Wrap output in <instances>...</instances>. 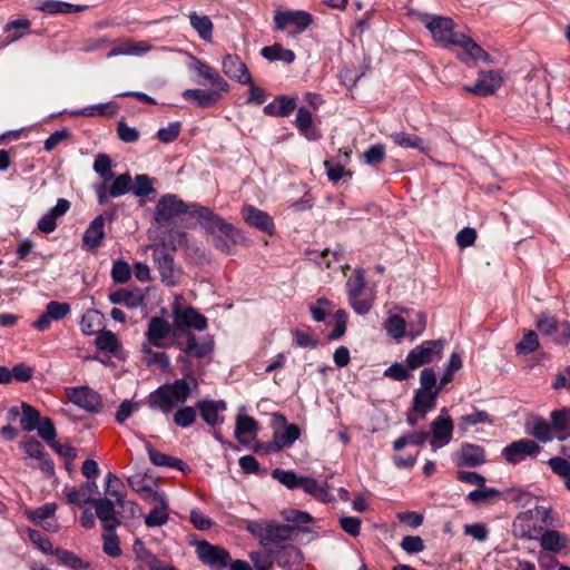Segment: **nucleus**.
<instances>
[{
    "label": "nucleus",
    "instance_id": "obj_1",
    "mask_svg": "<svg viewBox=\"0 0 570 570\" xmlns=\"http://www.w3.org/2000/svg\"><path fill=\"white\" fill-rule=\"evenodd\" d=\"M424 26L432 38L443 47L456 46L463 49L465 56L473 60L490 61L489 55L469 36L455 30L454 21L449 17L429 16Z\"/></svg>",
    "mask_w": 570,
    "mask_h": 570
},
{
    "label": "nucleus",
    "instance_id": "obj_2",
    "mask_svg": "<svg viewBox=\"0 0 570 570\" xmlns=\"http://www.w3.org/2000/svg\"><path fill=\"white\" fill-rule=\"evenodd\" d=\"M193 208L194 210L191 212V216L197 217L208 233H220L226 238L224 239L222 236L216 238L215 246L218 249L229 254L232 252L230 244H247L249 242L240 229L227 223L220 216L213 213L208 207L194 206Z\"/></svg>",
    "mask_w": 570,
    "mask_h": 570
},
{
    "label": "nucleus",
    "instance_id": "obj_3",
    "mask_svg": "<svg viewBox=\"0 0 570 570\" xmlns=\"http://www.w3.org/2000/svg\"><path fill=\"white\" fill-rule=\"evenodd\" d=\"M197 387V382L193 376L189 380L179 379L173 384H165L154 391L148 399V404L153 409H158L163 413L168 414L173 409L187 401L191 390Z\"/></svg>",
    "mask_w": 570,
    "mask_h": 570
},
{
    "label": "nucleus",
    "instance_id": "obj_4",
    "mask_svg": "<svg viewBox=\"0 0 570 570\" xmlns=\"http://www.w3.org/2000/svg\"><path fill=\"white\" fill-rule=\"evenodd\" d=\"M551 509L534 507L519 513L512 524V533L515 538L538 540L542 531L552 525Z\"/></svg>",
    "mask_w": 570,
    "mask_h": 570
},
{
    "label": "nucleus",
    "instance_id": "obj_5",
    "mask_svg": "<svg viewBox=\"0 0 570 570\" xmlns=\"http://www.w3.org/2000/svg\"><path fill=\"white\" fill-rule=\"evenodd\" d=\"M444 343L442 340L425 341L419 346L411 350L406 356V365L409 370L419 368L425 364L442 357Z\"/></svg>",
    "mask_w": 570,
    "mask_h": 570
},
{
    "label": "nucleus",
    "instance_id": "obj_6",
    "mask_svg": "<svg viewBox=\"0 0 570 570\" xmlns=\"http://www.w3.org/2000/svg\"><path fill=\"white\" fill-rule=\"evenodd\" d=\"M538 331L552 338L557 344H568L570 342V323L558 322L548 313H542L537 320Z\"/></svg>",
    "mask_w": 570,
    "mask_h": 570
},
{
    "label": "nucleus",
    "instance_id": "obj_7",
    "mask_svg": "<svg viewBox=\"0 0 570 570\" xmlns=\"http://www.w3.org/2000/svg\"><path fill=\"white\" fill-rule=\"evenodd\" d=\"M66 395L71 403L87 412L98 413L102 409L100 394L89 386L67 387Z\"/></svg>",
    "mask_w": 570,
    "mask_h": 570
},
{
    "label": "nucleus",
    "instance_id": "obj_8",
    "mask_svg": "<svg viewBox=\"0 0 570 570\" xmlns=\"http://www.w3.org/2000/svg\"><path fill=\"white\" fill-rule=\"evenodd\" d=\"M541 446L531 439H521L507 445L502 450V456L511 464H518L527 458H537Z\"/></svg>",
    "mask_w": 570,
    "mask_h": 570
},
{
    "label": "nucleus",
    "instance_id": "obj_9",
    "mask_svg": "<svg viewBox=\"0 0 570 570\" xmlns=\"http://www.w3.org/2000/svg\"><path fill=\"white\" fill-rule=\"evenodd\" d=\"M194 206L195 205L188 207L176 195H165L158 200L156 205L155 219L158 223L169 222L170 219L177 217L183 213H186L187 210H189V213L191 214V212L194 210Z\"/></svg>",
    "mask_w": 570,
    "mask_h": 570
},
{
    "label": "nucleus",
    "instance_id": "obj_10",
    "mask_svg": "<svg viewBox=\"0 0 570 570\" xmlns=\"http://www.w3.org/2000/svg\"><path fill=\"white\" fill-rule=\"evenodd\" d=\"M154 262L159 271L161 282L168 286L179 283L180 272L174 264V258L165 248L155 246L153 252Z\"/></svg>",
    "mask_w": 570,
    "mask_h": 570
},
{
    "label": "nucleus",
    "instance_id": "obj_11",
    "mask_svg": "<svg viewBox=\"0 0 570 570\" xmlns=\"http://www.w3.org/2000/svg\"><path fill=\"white\" fill-rule=\"evenodd\" d=\"M196 552L205 564L216 568L217 570L226 568L232 560L227 550L207 541L199 542Z\"/></svg>",
    "mask_w": 570,
    "mask_h": 570
},
{
    "label": "nucleus",
    "instance_id": "obj_12",
    "mask_svg": "<svg viewBox=\"0 0 570 570\" xmlns=\"http://www.w3.org/2000/svg\"><path fill=\"white\" fill-rule=\"evenodd\" d=\"M453 435V421L450 416H439L431 424L430 445L433 451L449 444Z\"/></svg>",
    "mask_w": 570,
    "mask_h": 570
},
{
    "label": "nucleus",
    "instance_id": "obj_13",
    "mask_svg": "<svg viewBox=\"0 0 570 570\" xmlns=\"http://www.w3.org/2000/svg\"><path fill=\"white\" fill-rule=\"evenodd\" d=\"M223 72L239 83H250V72L237 55H226L222 61Z\"/></svg>",
    "mask_w": 570,
    "mask_h": 570
},
{
    "label": "nucleus",
    "instance_id": "obj_14",
    "mask_svg": "<svg viewBox=\"0 0 570 570\" xmlns=\"http://www.w3.org/2000/svg\"><path fill=\"white\" fill-rule=\"evenodd\" d=\"M274 419L284 425V430L274 432L273 444L275 451H279L285 446H291L301 435V430L296 424H286V419L282 414H275Z\"/></svg>",
    "mask_w": 570,
    "mask_h": 570
},
{
    "label": "nucleus",
    "instance_id": "obj_15",
    "mask_svg": "<svg viewBox=\"0 0 570 570\" xmlns=\"http://www.w3.org/2000/svg\"><path fill=\"white\" fill-rule=\"evenodd\" d=\"M242 216L245 223L249 226L267 234H273L274 222L266 212L261 210L253 205H245L242 208Z\"/></svg>",
    "mask_w": 570,
    "mask_h": 570
},
{
    "label": "nucleus",
    "instance_id": "obj_16",
    "mask_svg": "<svg viewBox=\"0 0 570 570\" xmlns=\"http://www.w3.org/2000/svg\"><path fill=\"white\" fill-rule=\"evenodd\" d=\"M174 323L179 330L195 328L203 331L207 327V320L195 308H176L174 311Z\"/></svg>",
    "mask_w": 570,
    "mask_h": 570
},
{
    "label": "nucleus",
    "instance_id": "obj_17",
    "mask_svg": "<svg viewBox=\"0 0 570 570\" xmlns=\"http://www.w3.org/2000/svg\"><path fill=\"white\" fill-rule=\"evenodd\" d=\"M502 78L495 71H481L474 86H466L464 89L478 96H489L501 86Z\"/></svg>",
    "mask_w": 570,
    "mask_h": 570
},
{
    "label": "nucleus",
    "instance_id": "obj_18",
    "mask_svg": "<svg viewBox=\"0 0 570 570\" xmlns=\"http://www.w3.org/2000/svg\"><path fill=\"white\" fill-rule=\"evenodd\" d=\"M274 21L278 30H284L291 24L297 26L301 30H304L312 23V16L303 10L277 11Z\"/></svg>",
    "mask_w": 570,
    "mask_h": 570
},
{
    "label": "nucleus",
    "instance_id": "obj_19",
    "mask_svg": "<svg viewBox=\"0 0 570 570\" xmlns=\"http://www.w3.org/2000/svg\"><path fill=\"white\" fill-rule=\"evenodd\" d=\"M171 325L161 317H153L149 321L146 337L148 344L156 347H165V341L170 334Z\"/></svg>",
    "mask_w": 570,
    "mask_h": 570
},
{
    "label": "nucleus",
    "instance_id": "obj_20",
    "mask_svg": "<svg viewBox=\"0 0 570 570\" xmlns=\"http://www.w3.org/2000/svg\"><path fill=\"white\" fill-rule=\"evenodd\" d=\"M70 207L69 200L58 199L56 206L38 220V229L42 233H52L57 227V218L63 216Z\"/></svg>",
    "mask_w": 570,
    "mask_h": 570
},
{
    "label": "nucleus",
    "instance_id": "obj_21",
    "mask_svg": "<svg viewBox=\"0 0 570 570\" xmlns=\"http://www.w3.org/2000/svg\"><path fill=\"white\" fill-rule=\"evenodd\" d=\"M96 514L106 530H115L119 524L116 518L115 503L111 499L104 498L94 501Z\"/></svg>",
    "mask_w": 570,
    "mask_h": 570
},
{
    "label": "nucleus",
    "instance_id": "obj_22",
    "mask_svg": "<svg viewBox=\"0 0 570 570\" xmlns=\"http://www.w3.org/2000/svg\"><path fill=\"white\" fill-rule=\"evenodd\" d=\"M276 562L285 570H302L303 554L301 550L294 546H285L276 553Z\"/></svg>",
    "mask_w": 570,
    "mask_h": 570
},
{
    "label": "nucleus",
    "instance_id": "obj_23",
    "mask_svg": "<svg viewBox=\"0 0 570 570\" xmlns=\"http://www.w3.org/2000/svg\"><path fill=\"white\" fill-rule=\"evenodd\" d=\"M223 91L213 87L209 90L203 89H186L183 91V97L187 100H194L196 106L200 108H209L217 104L220 99Z\"/></svg>",
    "mask_w": 570,
    "mask_h": 570
},
{
    "label": "nucleus",
    "instance_id": "obj_24",
    "mask_svg": "<svg viewBox=\"0 0 570 570\" xmlns=\"http://www.w3.org/2000/svg\"><path fill=\"white\" fill-rule=\"evenodd\" d=\"M179 346L183 352L190 357L203 358L213 351V343L210 340H197L195 335L188 334L185 342H180Z\"/></svg>",
    "mask_w": 570,
    "mask_h": 570
},
{
    "label": "nucleus",
    "instance_id": "obj_25",
    "mask_svg": "<svg viewBox=\"0 0 570 570\" xmlns=\"http://www.w3.org/2000/svg\"><path fill=\"white\" fill-rule=\"evenodd\" d=\"M550 421L554 436L559 441L570 438V409L563 407L550 413Z\"/></svg>",
    "mask_w": 570,
    "mask_h": 570
},
{
    "label": "nucleus",
    "instance_id": "obj_26",
    "mask_svg": "<svg viewBox=\"0 0 570 570\" xmlns=\"http://www.w3.org/2000/svg\"><path fill=\"white\" fill-rule=\"evenodd\" d=\"M129 487L137 492L145 501L161 500V493L154 490L149 480L142 473H135L128 476Z\"/></svg>",
    "mask_w": 570,
    "mask_h": 570
},
{
    "label": "nucleus",
    "instance_id": "obj_27",
    "mask_svg": "<svg viewBox=\"0 0 570 570\" xmlns=\"http://www.w3.org/2000/svg\"><path fill=\"white\" fill-rule=\"evenodd\" d=\"M98 491L96 481H88L79 488H72L67 492L68 503L82 507L85 504H94L92 494Z\"/></svg>",
    "mask_w": 570,
    "mask_h": 570
},
{
    "label": "nucleus",
    "instance_id": "obj_28",
    "mask_svg": "<svg viewBox=\"0 0 570 570\" xmlns=\"http://www.w3.org/2000/svg\"><path fill=\"white\" fill-rule=\"evenodd\" d=\"M527 432L542 443L552 441L556 436L552 424L541 416H533L527 422Z\"/></svg>",
    "mask_w": 570,
    "mask_h": 570
},
{
    "label": "nucleus",
    "instance_id": "obj_29",
    "mask_svg": "<svg viewBox=\"0 0 570 570\" xmlns=\"http://www.w3.org/2000/svg\"><path fill=\"white\" fill-rule=\"evenodd\" d=\"M191 68L205 79L209 80L212 86L217 88L223 92H227L229 90V85L220 77L217 70L208 66L207 63L200 61L197 58L191 59Z\"/></svg>",
    "mask_w": 570,
    "mask_h": 570
},
{
    "label": "nucleus",
    "instance_id": "obj_30",
    "mask_svg": "<svg viewBox=\"0 0 570 570\" xmlns=\"http://www.w3.org/2000/svg\"><path fill=\"white\" fill-rule=\"evenodd\" d=\"M258 429L256 420L248 415H238L235 426V436L243 444H249L255 438Z\"/></svg>",
    "mask_w": 570,
    "mask_h": 570
},
{
    "label": "nucleus",
    "instance_id": "obj_31",
    "mask_svg": "<svg viewBox=\"0 0 570 570\" xmlns=\"http://www.w3.org/2000/svg\"><path fill=\"white\" fill-rule=\"evenodd\" d=\"M105 237V217L102 215L96 217L86 229L82 240L90 248L96 249Z\"/></svg>",
    "mask_w": 570,
    "mask_h": 570
},
{
    "label": "nucleus",
    "instance_id": "obj_32",
    "mask_svg": "<svg viewBox=\"0 0 570 570\" xmlns=\"http://www.w3.org/2000/svg\"><path fill=\"white\" fill-rule=\"evenodd\" d=\"M538 540L544 550L551 552H559L569 544V538L557 530H543Z\"/></svg>",
    "mask_w": 570,
    "mask_h": 570
},
{
    "label": "nucleus",
    "instance_id": "obj_33",
    "mask_svg": "<svg viewBox=\"0 0 570 570\" xmlns=\"http://www.w3.org/2000/svg\"><path fill=\"white\" fill-rule=\"evenodd\" d=\"M108 298L112 304H122L128 308H136L144 302V295L140 289L121 288L109 293Z\"/></svg>",
    "mask_w": 570,
    "mask_h": 570
},
{
    "label": "nucleus",
    "instance_id": "obj_34",
    "mask_svg": "<svg viewBox=\"0 0 570 570\" xmlns=\"http://www.w3.org/2000/svg\"><path fill=\"white\" fill-rule=\"evenodd\" d=\"M149 503L157 504L145 518V523L149 528L160 527L167 523L168 505L165 495L161 493V500L148 501Z\"/></svg>",
    "mask_w": 570,
    "mask_h": 570
},
{
    "label": "nucleus",
    "instance_id": "obj_35",
    "mask_svg": "<svg viewBox=\"0 0 570 570\" xmlns=\"http://www.w3.org/2000/svg\"><path fill=\"white\" fill-rule=\"evenodd\" d=\"M197 407L200 411L203 420L209 425H216L223 420L219 416V412L226 409L224 401H202Z\"/></svg>",
    "mask_w": 570,
    "mask_h": 570
},
{
    "label": "nucleus",
    "instance_id": "obj_36",
    "mask_svg": "<svg viewBox=\"0 0 570 570\" xmlns=\"http://www.w3.org/2000/svg\"><path fill=\"white\" fill-rule=\"evenodd\" d=\"M296 108V100L285 96L276 98L273 102L264 107V112L274 117H287Z\"/></svg>",
    "mask_w": 570,
    "mask_h": 570
},
{
    "label": "nucleus",
    "instance_id": "obj_37",
    "mask_svg": "<svg viewBox=\"0 0 570 570\" xmlns=\"http://www.w3.org/2000/svg\"><path fill=\"white\" fill-rule=\"evenodd\" d=\"M294 528L287 524L267 523L264 548L271 543H279L291 539Z\"/></svg>",
    "mask_w": 570,
    "mask_h": 570
},
{
    "label": "nucleus",
    "instance_id": "obj_38",
    "mask_svg": "<svg viewBox=\"0 0 570 570\" xmlns=\"http://www.w3.org/2000/svg\"><path fill=\"white\" fill-rule=\"evenodd\" d=\"M440 389H435L434 391H416L413 400V410L421 413V417H424L425 413L435 406V399Z\"/></svg>",
    "mask_w": 570,
    "mask_h": 570
},
{
    "label": "nucleus",
    "instance_id": "obj_39",
    "mask_svg": "<svg viewBox=\"0 0 570 570\" xmlns=\"http://www.w3.org/2000/svg\"><path fill=\"white\" fill-rule=\"evenodd\" d=\"M190 26L196 30L198 36L206 42L213 40L214 24L208 16H199L196 12H190L189 16Z\"/></svg>",
    "mask_w": 570,
    "mask_h": 570
},
{
    "label": "nucleus",
    "instance_id": "obj_40",
    "mask_svg": "<svg viewBox=\"0 0 570 570\" xmlns=\"http://www.w3.org/2000/svg\"><path fill=\"white\" fill-rule=\"evenodd\" d=\"M485 462L484 450L474 444H464L461 449L460 465L476 466Z\"/></svg>",
    "mask_w": 570,
    "mask_h": 570
},
{
    "label": "nucleus",
    "instance_id": "obj_41",
    "mask_svg": "<svg viewBox=\"0 0 570 570\" xmlns=\"http://www.w3.org/2000/svg\"><path fill=\"white\" fill-rule=\"evenodd\" d=\"M85 8L86 7L83 6L72 4L58 0H46L38 7L40 11L49 14L80 12L83 11Z\"/></svg>",
    "mask_w": 570,
    "mask_h": 570
},
{
    "label": "nucleus",
    "instance_id": "obj_42",
    "mask_svg": "<svg viewBox=\"0 0 570 570\" xmlns=\"http://www.w3.org/2000/svg\"><path fill=\"white\" fill-rule=\"evenodd\" d=\"M299 488L320 501L327 502L331 500L326 484L318 482L314 478L303 476Z\"/></svg>",
    "mask_w": 570,
    "mask_h": 570
},
{
    "label": "nucleus",
    "instance_id": "obj_43",
    "mask_svg": "<svg viewBox=\"0 0 570 570\" xmlns=\"http://www.w3.org/2000/svg\"><path fill=\"white\" fill-rule=\"evenodd\" d=\"M390 138L395 145L403 148H415L419 149L420 151L428 150L424 140L416 135H410L404 131H400L391 134Z\"/></svg>",
    "mask_w": 570,
    "mask_h": 570
},
{
    "label": "nucleus",
    "instance_id": "obj_44",
    "mask_svg": "<svg viewBox=\"0 0 570 570\" xmlns=\"http://www.w3.org/2000/svg\"><path fill=\"white\" fill-rule=\"evenodd\" d=\"M262 56L269 61H284L286 63H292L295 60V53L289 50L283 48L281 45L275 43L273 46L264 47L261 51Z\"/></svg>",
    "mask_w": 570,
    "mask_h": 570
},
{
    "label": "nucleus",
    "instance_id": "obj_45",
    "mask_svg": "<svg viewBox=\"0 0 570 570\" xmlns=\"http://www.w3.org/2000/svg\"><path fill=\"white\" fill-rule=\"evenodd\" d=\"M122 488L124 485L120 479L116 474L109 472L106 476V495L108 499H114L115 503L120 507H124L125 499Z\"/></svg>",
    "mask_w": 570,
    "mask_h": 570
},
{
    "label": "nucleus",
    "instance_id": "obj_46",
    "mask_svg": "<svg viewBox=\"0 0 570 570\" xmlns=\"http://www.w3.org/2000/svg\"><path fill=\"white\" fill-rule=\"evenodd\" d=\"M481 423H489V424H491L492 421L490 419V415H489V413L487 411L474 410L471 413L462 415L459 419V429L462 432H465L471 426H474V425L481 424Z\"/></svg>",
    "mask_w": 570,
    "mask_h": 570
},
{
    "label": "nucleus",
    "instance_id": "obj_47",
    "mask_svg": "<svg viewBox=\"0 0 570 570\" xmlns=\"http://www.w3.org/2000/svg\"><path fill=\"white\" fill-rule=\"evenodd\" d=\"M21 411L22 417L20 420V424L22 429L27 432L33 431L42 420L40 417V412L30 404L24 402L21 404Z\"/></svg>",
    "mask_w": 570,
    "mask_h": 570
},
{
    "label": "nucleus",
    "instance_id": "obj_48",
    "mask_svg": "<svg viewBox=\"0 0 570 570\" xmlns=\"http://www.w3.org/2000/svg\"><path fill=\"white\" fill-rule=\"evenodd\" d=\"M384 328L389 336L399 341L405 336L406 322L400 315H390L384 323Z\"/></svg>",
    "mask_w": 570,
    "mask_h": 570
},
{
    "label": "nucleus",
    "instance_id": "obj_49",
    "mask_svg": "<svg viewBox=\"0 0 570 570\" xmlns=\"http://www.w3.org/2000/svg\"><path fill=\"white\" fill-rule=\"evenodd\" d=\"M539 346L538 334L532 330H525L522 340L515 345V351L520 355H528L537 351Z\"/></svg>",
    "mask_w": 570,
    "mask_h": 570
},
{
    "label": "nucleus",
    "instance_id": "obj_50",
    "mask_svg": "<svg viewBox=\"0 0 570 570\" xmlns=\"http://www.w3.org/2000/svg\"><path fill=\"white\" fill-rule=\"evenodd\" d=\"M272 478L289 490L301 487L303 476H298L291 470L275 469L272 471Z\"/></svg>",
    "mask_w": 570,
    "mask_h": 570
},
{
    "label": "nucleus",
    "instance_id": "obj_51",
    "mask_svg": "<svg viewBox=\"0 0 570 570\" xmlns=\"http://www.w3.org/2000/svg\"><path fill=\"white\" fill-rule=\"evenodd\" d=\"M102 314L96 309L88 311L81 318L80 327L85 335H92L98 332L101 325Z\"/></svg>",
    "mask_w": 570,
    "mask_h": 570
},
{
    "label": "nucleus",
    "instance_id": "obj_52",
    "mask_svg": "<svg viewBox=\"0 0 570 570\" xmlns=\"http://www.w3.org/2000/svg\"><path fill=\"white\" fill-rule=\"evenodd\" d=\"M53 553L61 563H63L65 566L72 570H81L87 569L89 567L87 562H83L73 552L68 551L66 549L57 548L56 550H53Z\"/></svg>",
    "mask_w": 570,
    "mask_h": 570
},
{
    "label": "nucleus",
    "instance_id": "obj_53",
    "mask_svg": "<svg viewBox=\"0 0 570 570\" xmlns=\"http://www.w3.org/2000/svg\"><path fill=\"white\" fill-rule=\"evenodd\" d=\"M144 354V362L148 365H158L160 368L169 366V357L164 352H155L149 344H144L141 347Z\"/></svg>",
    "mask_w": 570,
    "mask_h": 570
},
{
    "label": "nucleus",
    "instance_id": "obj_54",
    "mask_svg": "<svg viewBox=\"0 0 570 570\" xmlns=\"http://www.w3.org/2000/svg\"><path fill=\"white\" fill-rule=\"evenodd\" d=\"M429 436L430 434L428 432H415L402 435L393 442V449L401 451L409 444L423 445Z\"/></svg>",
    "mask_w": 570,
    "mask_h": 570
},
{
    "label": "nucleus",
    "instance_id": "obj_55",
    "mask_svg": "<svg viewBox=\"0 0 570 570\" xmlns=\"http://www.w3.org/2000/svg\"><path fill=\"white\" fill-rule=\"evenodd\" d=\"M102 539H104L102 550L107 556L112 557V558H118L121 556L119 538L115 533V530H106V533L102 534Z\"/></svg>",
    "mask_w": 570,
    "mask_h": 570
},
{
    "label": "nucleus",
    "instance_id": "obj_56",
    "mask_svg": "<svg viewBox=\"0 0 570 570\" xmlns=\"http://www.w3.org/2000/svg\"><path fill=\"white\" fill-rule=\"evenodd\" d=\"M147 451H148L150 461L155 465L178 468L183 463L181 460L169 456L165 453H161V452L155 450L154 448H151V445H149V444L147 445Z\"/></svg>",
    "mask_w": 570,
    "mask_h": 570
},
{
    "label": "nucleus",
    "instance_id": "obj_57",
    "mask_svg": "<svg viewBox=\"0 0 570 570\" xmlns=\"http://www.w3.org/2000/svg\"><path fill=\"white\" fill-rule=\"evenodd\" d=\"M99 350L116 353L120 346L118 337L110 331L101 332L96 340Z\"/></svg>",
    "mask_w": 570,
    "mask_h": 570
},
{
    "label": "nucleus",
    "instance_id": "obj_58",
    "mask_svg": "<svg viewBox=\"0 0 570 570\" xmlns=\"http://www.w3.org/2000/svg\"><path fill=\"white\" fill-rule=\"evenodd\" d=\"M365 287V278L362 271L356 269L346 282L348 297L361 296Z\"/></svg>",
    "mask_w": 570,
    "mask_h": 570
},
{
    "label": "nucleus",
    "instance_id": "obj_59",
    "mask_svg": "<svg viewBox=\"0 0 570 570\" xmlns=\"http://www.w3.org/2000/svg\"><path fill=\"white\" fill-rule=\"evenodd\" d=\"M56 510H57L56 503H46V504L37 508L33 511H28L27 512V517L32 522H35L37 524H40L45 520L50 519L51 517H53Z\"/></svg>",
    "mask_w": 570,
    "mask_h": 570
},
{
    "label": "nucleus",
    "instance_id": "obj_60",
    "mask_svg": "<svg viewBox=\"0 0 570 570\" xmlns=\"http://www.w3.org/2000/svg\"><path fill=\"white\" fill-rule=\"evenodd\" d=\"M312 114L304 107L299 108L296 114L295 124L302 135L306 138L312 139L311 127H312Z\"/></svg>",
    "mask_w": 570,
    "mask_h": 570
},
{
    "label": "nucleus",
    "instance_id": "obj_61",
    "mask_svg": "<svg viewBox=\"0 0 570 570\" xmlns=\"http://www.w3.org/2000/svg\"><path fill=\"white\" fill-rule=\"evenodd\" d=\"M131 177L129 174L118 176L109 187V196L119 197L131 189Z\"/></svg>",
    "mask_w": 570,
    "mask_h": 570
},
{
    "label": "nucleus",
    "instance_id": "obj_62",
    "mask_svg": "<svg viewBox=\"0 0 570 570\" xmlns=\"http://www.w3.org/2000/svg\"><path fill=\"white\" fill-rule=\"evenodd\" d=\"M94 169L105 180H109L114 177V173L111 170V160L109 156H107L106 154H99L96 157L94 163Z\"/></svg>",
    "mask_w": 570,
    "mask_h": 570
},
{
    "label": "nucleus",
    "instance_id": "obj_63",
    "mask_svg": "<svg viewBox=\"0 0 570 570\" xmlns=\"http://www.w3.org/2000/svg\"><path fill=\"white\" fill-rule=\"evenodd\" d=\"M196 409L191 406H185L179 409L174 415V422L181 428L190 426L196 420Z\"/></svg>",
    "mask_w": 570,
    "mask_h": 570
},
{
    "label": "nucleus",
    "instance_id": "obj_64",
    "mask_svg": "<svg viewBox=\"0 0 570 570\" xmlns=\"http://www.w3.org/2000/svg\"><path fill=\"white\" fill-rule=\"evenodd\" d=\"M548 464L550 469L562 479L570 473V460L567 456H552L549 459Z\"/></svg>",
    "mask_w": 570,
    "mask_h": 570
}]
</instances>
